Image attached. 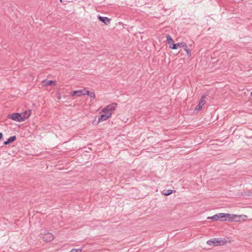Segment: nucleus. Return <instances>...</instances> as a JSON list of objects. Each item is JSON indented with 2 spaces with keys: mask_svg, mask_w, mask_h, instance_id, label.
<instances>
[{
  "mask_svg": "<svg viewBox=\"0 0 252 252\" xmlns=\"http://www.w3.org/2000/svg\"><path fill=\"white\" fill-rule=\"evenodd\" d=\"M166 38L169 48L172 49H177L179 47H187V44L185 42H176V43H175L173 38L169 34H167L166 35Z\"/></svg>",
  "mask_w": 252,
  "mask_h": 252,
  "instance_id": "f257e3e1",
  "label": "nucleus"
},
{
  "mask_svg": "<svg viewBox=\"0 0 252 252\" xmlns=\"http://www.w3.org/2000/svg\"><path fill=\"white\" fill-rule=\"evenodd\" d=\"M226 243V241L219 240V238H214L207 241V244L211 246L224 245Z\"/></svg>",
  "mask_w": 252,
  "mask_h": 252,
  "instance_id": "f03ea898",
  "label": "nucleus"
},
{
  "mask_svg": "<svg viewBox=\"0 0 252 252\" xmlns=\"http://www.w3.org/2000/svg\"><path fill=\"white\" fill-rule=\"evenodd\" d=\"M40 238H41L44 242H49L52 241L54 237L52 233L45 231L44 234L41 233L39 235Z\"/></svg>",
  "mask_w": 252,
  "mask_h": 252,
  "instance_id": "7ed1b4c3",
  "label": "nucleus"
},
{
  "mask_svg": "<svg viewBox=\"0 0 252 252\" xmlns=\"http://www.w3.org/2000/svg\"><path fill=\"white\" fill-rule=\"evenodd\" d=\"M231 216L229 214H225V213H218L215 215V217H216V221L220 220V221H226L228 220V219H232L231 217Z\"/></svg>",
  "mask_w": 252,
  "mask_h": 252,
  "instance_id": "20e7f679",
  "label": "nucleus"
},
{
  "mask_svg": "<svg viewBox=\"0 0 252 252\" xmlns=\"http://www.w3.org/2000/svg\"><path fill=\"white\" fill-rule=\"evenodd\" d=\"M117 106V103H113L111 104L107 105L102 110V112H106V113H112V111L114 110Z\"/></svg>",
  "mask_w": 252,
  "mask_h": 252,
  "instance_id": "39448f33",
  "label": "nucleus"
},
{
  "mask_svg": "<svg viewBox=\"0 0 252 252\" xmlns=\"http://www.w3.org/2000/svg\"><path fill=\"white\" fill-rule=\"evenodd\" d=\"M104 113L102 114H101L100 116H98V120L97 122V124H98L99 123L103 121H105L109 119L112 115V113H106V112H103Z\"/></svg>",
  "mask_w": 252,
  "mask_h": 252,
  "instance_id": "423d86ee",
  "label": "nucleus"
},
{
  "mask_svg": "<svg viewBox=\"0 0 252 252\" xmlns=\"http://www.w3.org/2000/svg\"><path fill=\"white\" fill-rule=\"evenodd\" d=\"M21 114L19 113H14L11 115H8V118L11 119L12 120L17 122L23 121L22 118Z\"/></svg>",
  "mask_w": 252,
  "mask_h": 252,
  "instance_id": "0eeeda50",
  "label": "nucleus"
},
{
  "mask_svg": "<svg viewBox=\"0 0 252 252\" xmlns=\"http://www.w3.org/2000/svg\"><path fill=\"white\" fill-rule=\"evenodd\" d=\"M205 95H203L201 98L200 99V100L199 101L198 104L197 105V106L195 107V110L199 111H200L202 109V106L204 105L205 103V101L204 100L205 98Z\"/></svg>",
  "mask_w": 252,
  "mask_h": 252,
  "instance_id": "6e6552de",
  "label": "nucleus"
},
{
  "mask_svg": "<svg viewBox=\"0 0 252 252\" xmlns=\"http://www.w3.org/2000/svg\"><path fill=\"white\" fill-rule=\"evenodd\" d=\"M42 85L44 87L47 86H55L56 85V82L54 80H44L41 82Z\"/></svg>",
  "mask_w": 252,
  "mask_h": 252,
  "instance_id": "1a4fd4ad",
  "label": "nucleus"
},
{
  "mask_svg": "<svg viewBox=\"0 0 252 252\" xmlns=\"http://www.w3.org/2000/svg\"><path fill=\"white\" fill-rule=\"evenodd\" d=\"M85 90H74L71 93V95L73 96H80L81 95H85V93H84Z\"/></svg>",
  "mask_w": 252,
  "mask_h": 252,
  "instance_id": "9d476101",
  "label": "nucleus"
},
{
  "mask_svg": "<svg viewBox=\"0 0 252 252\" xmlns=\"http://www.w3.org/2000/svg\"><path fill=\"white\" fill-rule=\"evenodd\" d=\"M98 19L100 22H101L102 23H104L106 25L109 24L111 21V19L108 18V17H102L99 15L98 16Z\"/></svg>",
  "mask_w": 252,
  "mask_h": 252,
  "instance_id": "9b49d317",
  "label": "nucleus"
},
{
  "mask_svg": "<svg viewBox=\"0 0 252 252\" xmlns=\"http://www.w3.org/2000/svg\"><path fill=\"white\" fill-rule=\"evenodd\" d=\"M21 114L22 118L23 121H25V120L27 119L31 115V110H28L27 111H25L24 112H23L22 113H20Z\"/></svg>",
  "mask_w": 252,
  "mask_h": 252,
  "instance_id": "f8f14e48",
  "label": "nucleus"
},
{
  "mask_svg": "<svg viewBox=\"0 0 252 252\" xmlns=\"http://www.w3.org/2000/svg\"><path fill=\"white\" fill-rule=\"evenodd\" d=\"M16 139V136L14 135L10 137L7 139V140L3 142V144L4 145H7L10 143H11L15 141Z\"/></svg>",
  "mask_w": 252,
  "mask_h": 252,
  "instance_id": "ddd939ff",
  "label": "nucleus"
},
{
  "mask_svg": "<svg viewBox=\"0 0 252 252\" xmlns=\"http://www.w3.org/2000/svg\"><path fill=\"white\" fill-rule=\"evenodd\" d=\"M232 219H228V220L232 221H238L240 220V216L234 214H230Z\"/></svg>",
  "mask_w": 252,
  "mask_h": 252,
  "instance_id": "4468645a",
  "label": "nucleus"
},
{
  "mask_svg": "<svg viewBox=\"0 0 252 252\" xmlns=\"http://www.w3.org/2000/svg\"><path fill=\"white\" fill-rule=\"evenodd\" d=\"M173 191L175 192V190H171V189L164 190L163 191L162 194L164 195L167 196V195H169L171 194Z\"/></svg>",
  "mask_w": 252,
  "mask_h": 252,
  "instance_id": "2eb2a0df",
  "label": "nucleus"
},
{
  "mask_svg": "<svg viewBox=\"0 0 252 252\" xmlns=\"http://www.w3.org/2000/svg\"><path fill=\"white\" fill-rule=\"evenodd\" d=\"M84 93H85V94L89 95L92 98H94L95 96V94L94 93L91 92L88 90L86 91L85 90Z\"/></svg>",
  "mask_w": 252,
  "mask_h": 252,
  "instance_id": "dca6fc26",
  "label": "nucleus"
},
{
  "mask_svg": "<svg viewBox=\"0 0 252 252\" xmlns=\"http://www.w3.org/2000/svg\"><path fill=\"white\" fill-rule=\"evenodd\" d=\"M184 48L185 50L187 52V55L188 56H191L190 50V49L189 48H188V45H187V47H184Z\"/></svg>",
  "mask_w": 252,
  "mask_h": 252,
  "instance_id": "f3484780",
  "label": "nucleus"
},
{
  "mask_svg": "<svg viewBox=\"0 0 252 252\" xmlns=\"http://www.w3.org/2000/svg\"><path fill=\"white\" fill-rule=\"evenodd\" d=\"M216 217H215V215H214L212 217H208V219H211V220H214V221H216Z\"/></svg>",
  "mask_w": 252,
  "mask_h": 252,
  "instance_id": "a211bd4d",
  "label": "nucleus"
},
{
  "mask_svg": "<svg viewBox=\"0 0 252 252\" xmlns=\"http://www.w3.org/2000/svg\"><path fill=\"white\" fill-rule=\"evenodd\" d=\"M3 137V134L2 132H0V140L2 139Z\"/></svg>",
  "mask_w": 252,
  "mask_h": 252,
  "instance_id": "6ab92c4d",
  "label": "nucleus"
},
{
  "mask_svg": "<svg viewBox=\"0 0 252 252\" xmlns=\"http://www.w3.org/2000/svg\"><path fill=\"white\" fill-rule=\"evenodd\" d=\"M251 194H252V193H251V191H250L249 192V193H248V194H247V195H251Z\"/></svg>",
  "mask_w": 252,
  "mask_h": 252,
  "instance_id": "aec40b11",
  "label": "nucleus"
},
{
  "mask_svg": "<svg viewBox=\"0 0 252 252\" xmlns=\"http://www.w3.org/2000/svg\"><path fill=\"white\" fill-rule=\"evenodd\" d=\"M250 95H251V96L252 97V92H251Z\"/></svg>",
  "mask_w": 252,
  "mask_h": 252,
  "instance_id": "412c9836",
  "label": "nucleus"
},
{
  "mask_svg": "<svg viewBox=\"0 0 252 252\" xmlns=\"http://www.w3.org/2000/svg\"><path fill=\"white\" fill-rule=\"evenodd\" d=\"M60 0V1H61V2H62V0Z\"/></svg>",
  "mask_w": 252,
  "mask_h": 252,
  "instance_id": "4be33fe9",
  "label": "nucleus"
}]
</instances>
